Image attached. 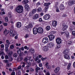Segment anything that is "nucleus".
<instances>
[{"instance_id": "nucleus-1", "label": "nucleus", "mask_w": 75, "mask_h": 75, "mask_svg": "<svg viewBox=\"0 0 75 75\" xmlns=\"http://www.w3.org/2000/svg\"><path fill=\"white\" fill-rule=\"evenodd\" d=\"M16 11L18 13H21L23 11V6L22 5L18 6L16 7Z\"/></svg>"}, {"instance_id": "nucleus-2", "label": "nucleus", "mask_w": 75, "mask_h": 75, "mask_svg": "<svg viewBox=\"0 0 75 75\" xmlns=\"http://www.w3.org/2000/svg\"><path fill=\"white\" fill-rule=\"evenodd\" d=\"M6 43L5 44V47L6 49V51H7L8 50V48L9 47V45L10 44V42L8 40H6Z\"/></svg>"}, {"instance_id": "nucleus-3", "label": "nucleus", "mask_w": 75, "mask_h": 75, "mask_svg": "<svg viewBox=\"0 0 75 75\" xmlns=\"http://www.w3.org/2000/svg\"><path fill=\"white\" fill-rule=\"evenodd\" d=\"M38 33L42 34L44 32V29L42 27H39L38 28Z\"/></svg>"}, {"instance_id": "nucleus-4", "label": "nucleus", "mask_w": 75, "mask_h": 75, "mask_svg": "<svg viewBox=\"0 0 75 75\" xmlns=\"http://www.w3.org/2000/svg\"><path fill=\"white\" fill-rule=\"evenodd\" d=\"M42 50L45 52H47L49 51V47L48 46H45L43 47Z\"/></svg>"}, {"instance_id": "nucleus-5", "label": "nucleus", "mask_w": 75, "mask_h": 75, "mask_svg": "<svg viewBox=\"0 0 75 75\" xmlns=\"http://www.w3.org/2000/svg\"><path fill=\"white\" fill-rule=\"evenodd\" d=\"M42 42L43 43L46 44L48 42V39L47 37L44 38L43 39Z\"/></svg>"}, {"instance_id": "nucleus-6", "label": "nucleus", "mask_w": 75, "mask_h": 75, "mask_svg": "<svg viewBox=\"0 0 75 75\" xmlns=\"http://www.w3.org/2000/svg\"><path fill=\"white\" fill-rule=\"evenodd\" d=\"M56 42L57 44H60L62 42L61 39L59 38H57L56 39Z\"/></svg>"}, {"instance_id": "nucleus-7", "label": "nucleus", "mask_w": 75, "mask_h": 75, "mask_svg": "<svg viewBox=\"0 0 75 75\" xmlns=\"http://www.w3.org/2000/svg\"><path fill=\"white\" fill-rule=\"evenodd\" d=\"M48 37L49 38V40H50V41H52V40H53L54 39V38H55V36L54 35H48Z\"/></svg>"}, {"instance_id": "nucleus-8", "label": "nucleus", "mask_w": 75, "mask_h": 75, "mask_svg": "<svg viewBox=\"0 0 75 75\" xmlns=\"http://www.w3.org/2000/svg\"><path fill=\"white\" fill-rule=\"evenodd\" d=\"M51 17V16L49 14H46L43 17L45 20H48Z\"/></svg>"}, {"instance_id": "nucleus-9", "label": "nucleus", "mask_w": 75, "mask_h": 75, "mask_svg": "<svg viewBox=\"0 0 75 75\" xmlns=\"http://www.w3.org/2000/svg\"><path fill=\"white\" fill-rule=\"evenodd\" d=\"M33 32L34 34H37V33H38V28H33Z\"/></svg>"}, {"instance_id": "nucleus-10", "label": "nucleus", "mask_w": 75, "mask_h": 75, "mask_svg": "<svg viewBox=\"0 0 75 75\" xmlns=\"http://www.w3.org/2000/svg\"><path fill=\"white\" fill-rule=\"evenodd\" d=\"M47 45L50 48H52L54 45L52 42H50L48 43Z\"/></svg>"}, {"instance_id": "nucleus-11", "label": "nucleus", "mask_w": 75, "mask_h": 75, "mask_svg": "<svg viewBox=\"0 0 75 75\" xmlns=\"http://www.w3.org/2000/svg\"><path fill=\"white\" fill-rule=\"evenodd\" d=\"M64 57L67 59H70V57L68 54H66L64 55Z\"/></svg>"}, {"instance_id": "nucleus-12", "label": "nucleus", "mask_w": 75, "mask_h": 75, "mask_svg": "<svg viewBox=\"0 0 75 75\" xmlns=\"http://www.w3.org/2000/svg\"><path fill=\"white\" fill-rule=\"evenodd\" d=\"M57 24V22L56 21H53L52 22V25L53 27H56Z\"/></svg>"}, {"instance_id": "nucleus-13", "label": "nucleus", "mask_w": 75, "mask_h": 75, "mask_svg": "<svg viewBox=\"0 0 75 75\" xmlns=\"http://www.w3.org/2000/svg\"><path fill=\"white\" fill-rule=\"evenodd\" d=\"M23 57L21 56V54H20L18 59V61H22V60H23Z\"/></svg>"}, {"instance_id": "nucleus-14", "label": "nucleus", "mask_w": 75, "mask_h": 75, "mask_svg": "<svg viewBox=\"0 0 75 75\" xmlns=\"http://www.w3.org/2000/svg\"><path fill=\"white\" fill-rule=\"evenodd\" d=\"M39 17L38 14H35L33 17V20H35L36 19H37V18H38Z\"/></svg>"}, {"instance_id": "nucleus-15", "label": "nucleus", "mask_w": 75, "mask_h": 75, "mask_svg": "<svg viewBox=\"0 0 75 75\" xmlns=\"http://www.w3.org/2000/svg\"><path fill=\"white\" fill-rule=\"evenodd\" d=\"M60 70V68L59 67H57L54 70L55 73H57Z\"/></svg>"}, {"instance_id": "nucleus-16", "label": "nucleus", "mask_w": 75, "mask_h": 75, "mask_svg": "<svg viewBox=\"0 0 75 75\" xmlns=\"http://www.w3.org/2000/svg\"><path fill=\"white\" fill-rule=\"evenodd\" d=\"M16 26L17 28H20L21 26V23L20 22H18L17 23Z\"/></svg>"}, {"instance_id": "nucleus-17", "label": "nucleus", "mask_w": 75, "mask_h": 75, "mask_svg": "<svg viewBox=\"0 0 75 75\" xmlns=\"http://www.w3.org/2000/svg\"><path fill=\"white\" fill-rule=\"evenodd\" d=\"M64 8L65 7H64V5L62 4L60 5L59 8L61 10H64Z\"/></svg>"}, {"instance_id": "nucleus-18", "label": "nucleus", "mask_w": 75, "mask_h": 75, "mask_svg": "<svg viewBox=\"0 0 75 75\" xmlns=\"http://www.w3.org/2000/svg\"><path fill=\"white\" fill-rule=\"evenodd\" d=\"M33 24L31 23H30L26 27L27 28H32V27H33Z\"/></svg>"}, {"instance_id": "nucleus-19", "label": "nucleus", "mask_w": 75, "mask_h": 75, "mask_svg": "<svg viewBox=\"0 0 75 75\" xmlns=\"http://www.w3.org/2000/svg\"><path fill=\"white\" fill-rule=\"evenodd\" d=\"M29 50L31 53H32L33 54V53H34L35 52V50H34V49L33 48L30 49Z\"/></svg>"}, {"instance_id": "nucleus-20", "label": "nucleus", "mask_w": 75, "mask_h": 75, "mask_svg": "<svg viewBox=\"0 0 75 75\" xmlns=\"http://www.w3.org/2000/svg\"><path fill=\"white\" fill-rule=\"evenodd\" d=\"M22 3L23 4H25L28 3V1L27 0H25L23 1Z\"/></svg>"}, {"instance_id": "nucleus-21", "label": "nucleus", "mask_w": 75, "mask_h": 75, "mask_svg": "<svg viewBox=\"0 0 75 75\" xmlns=\"http://www.w3.org/2000/svg\"><path fill=\"white\" fill-rule=\"evenodd\" d=\"M4 34H5L7 35V34H8V33H10V31L7 30V29H6L5 30V31L4 32Z\"/></svg>"}, {"instance_id": "nucleus-22", "label": "nucleus", "mask_w": 75, "mask_h": 75, "mask_svg": "<svg viewBox=\"0 0 75 75\" xmlns=\"http://www.w3.org/2000/svg\"><path fill=\"white\" fill-rule=\"evenodd\" d=\"M10 35L12 37H14L15 36V34H13V30H11L10 31Z\"/></svg>"}, {"instance_id": "nucleus-23", "label": "nucleus", "mask_w": 75, "mask_h": 75, "mask_svg": "<svg viewBox=\"0 0 75 75\" xmlns=\"http://www.w3.org/2000/svg\"><path fill=\"white\" fill-rule=\"evenodd\" d=\"M24 8L26 10H28L29 8V6L27 4H26L24 6Z\"/></svg>"}, {"instance_id": "nucleus-24", "label": "nucleus", "mask_w": 75, "mask_h": 75, "mask_svg": "<svg viewBox=\"0 0 75 75\" xmlns=\"http://www.w3.org/2000/svg\"><path fill=\"white\" fill-rule=\"evenodd\" d=\"M51 3H47L44 4V6H46V7H48V6L50 5Z\"/></svg>"}, {"instance_id": "nucleus-25", "label": "nucleus", "mask_w": 75, "mask_h": 75, "mask_svg": "<svg viewBox=\"0 0 75 75\" xmlns=\"http://www.w3.org/2000/svg\"><path fill=\"white\" fill-rule=\"evenodd\" d=\"M36 11H37V10H36V9H33L32 11L31 12L33 14H34L35 13H36Z\"/></svg>"}, {"instance_id": "nucleus-26", "label": "nucleus", "mask_w": 75, "mask_h": 75, "mask_svg": "<svg viewBox=\"0 0 75 75\" xmlns=\"http://www.w3.org/2000/svg\"><path fill=\"white\" fill-rule=\"evenodd\" d=\"M67 27L68 26L67 25H64L63 28L62 29L63 31H65V30H66L67 28Z\"/></svg>"}, {"instance_id": "nucleus-27", "label": "nucleus", "mask_w": 75, "mask_h": 75, "mask_svg": "<svg viewBox=\"0 0 75 75\" xmlns=\"http://www.w3.org/2000/svg\"><path fill=\"white\" fill-rule=\"evenodd\" d=\"M70 5H72L73 4H75V0H72L70 2Z\"/></svg>"}, {"instance_id": "nucleus-28", "label": "nucleus", "mask_w": 75, "mask_h": 75, "mask_svg": "<svg viewBox=\"0 0 75 75\" xmlns=\"http://www.w3.org/2000/svg\"><path fill=\"white\" fill-rule=\"evenodd\" d=\"M37 10L38 12H41V11H42V8L40 7H39L38 9Z\"/></svg>"}, {"instance_id": "nucleus-29", "label": "nucleus", "mask_w": 75, "mask_h": 75, "mask_svg": "<svg viewBox=\"0 0 75 75\" xmlns=\"http://www.w3.org/2000/svg\"><path fill=\"white\" fill-rule=\"evenodd\" d=\"M12 54L13 52L12 51L8 53V56H9V57H11Z\"/></svg>"}, {"instance_id": "nucleus-30", "label": "nucleus", "mask_w": 75, "mask_h": 75, "mask_svg": "<svg viewBox=\"0 0 75 75\" xmlns=\"http://www.w3.org/2000/svg\"><path fill=\"white\" fill-rule=\"evenodd\" d=\"M29 62L30 64H34V60L32 59L29 60Z\"/></svg>"}, {"instance_id": "nucleus-31", "label": "nucleus", "mask_w": 75, "mask_h": 75, "mask_svg": "<svg viewBox=\"0 0 75 75\" xmlns=\"http://www.w3.org/2000/svg\"><path fill=\"white\" fill-rule=\"evenodd\" d=\"M49 7L48 6H46L45 8V12H47V11L48 10Z\"/></svg>"}, {"instance_id": "nucleus-32", "label": "nucleus", "mask_w": 75, "mask_h": 75, "mask_svg": "<svg viewBox=\"0 0 75 75\" xmlns=\"http://www.w3.org/2000/svg\"><path fill=\"white\" fill-rule=\"evenodd\" d=\"M71 64L69 63L67 66V69H70L71 68Z\"/></svg>"}, {"instance_id": "nucleus-33", "label": "nucleus", "mask_w": 75, "mask_h": 75, "mask_svg": "<svg viewBox=\"0 0 75 75\" xmlns=\"http://www.w3.org/2000/svg\"><path fill=\"white\" fill-rule=\"evenodd\" d=\"M21 51H24V47H22L21 48H19V51H21Z\"/></svg>"}, {"instance_id": "nucleus-34", "label": "nucleus", "mask_w": 75, "mask_h": 75, "mask_svg": "<svg viewBox=\"0 0 75 75\" xmlns=\"http://www.w3.org/2000/svg\"><path fill=\"white\" fill-rule=\"evenodd\" d=\"M13 56L14 57H15V58H16L17 57V54L16 53H14L13 54Z\"/></svg>"}, {"instance_id": "nucleus-35", "label": "nucleus", "mask_w": 75, "mask_h": 75, "mask_svg": "<svg viewBox=\"0 0 75 75\" xmlns=\"http://www.w3.org/2000/svg\"><path fill=\"white\" fill-rule=\"evenodd\" d=\"M46 30H50V26H47L46 27Z\"/></svg>"}, {"instance_id": "nucleus-36", "label": "nucleus", "mask_w": 75, "mask_h": 75, "mask_svg": "<svg viewBox=\"0 0 75 75\" xmlns=\"http://www.w3.org/2000/svg\"><path fill=\"white\" fill-rule=\"evenodd\" d=\"M34 14L31 12H30L29 14V17H31Z\"/></svg>"}, {"instance_id": "nucleus-37", "label": "nucleus", "mask_w": 75, "mask_h": 75, "mask_svg": "<svg viewBox=\"0 0 75 75\" xmlns=\"http://www.w3.org/2000/svg\"><path fill=\"white\" fill-rule=\"evenodd\" d=\"M8 16L10 18L11 17V12H8Z\"/></svg>"}, {"instance_id": "nucleus-38", "label": "nucleus", "mask_w": 75, "mask_h": 75, "mask_svg": "<svg viewBox=\"0 0 75 75\" xmlns=\"http://www.w3.org/2000/svg\"><path fill=\"white\" fill-rule=\"evenodd\" d=\"M47 68L48 69H51V66L50 65H48L46 66Z\"/></svg>"}, {"instance_id": "nucleus-39", "label": "nucleus", "mask_w": 75, "mask_h": 75, "mask_svg": "<svg viewBox=\"0 0 75 75\" xmlns=\"http://www.w3.org/2000/svg\"><path fill=\"white\" fill-rule=\"evenodd\" d=\"M55 33H56V31H52L50 33V34L52 35V34H55Z\"/></svg>"}, {"instance_id": "nucleus-40", "label": "nucleus", "mask_w": 75, "mask_h": 75, "mask_svg": "<svg viewBox=\"0 0 75 75\" xmlns=\"http://www.w3.org/2000/svg\"><path fill=\"white\" fill-rule=\"evenodd\" d=\"M35 70L36 71H38L39 70H41V68L39 67H37L36 68Z\"/></svg>"}, {"instance_id": "nucleus-41", "label": "nucleus", "mask_w": 75, "mask_h": 75, "mask_svg": "<svg viewBox=\"0 0 75 75\" xmlns=\"http://www.w3.org/2000/svg\"><path fill=\"white\" fill-rule=\"evenodd\" d=\"M3 28V26L2 25H0V31H1V30Z\"/></svg>"}, {"instance_id": "nucleus-42", "label": "nucleus", "mask_w": 75, "mask_h": 75, "mask_svg": "<svg viewBox=\"0 0 75 75\" xmlns=\"http://www.w3.org/2000/svg\"><path fill=\"white\" fill-rule=\"evenodd\" d=\"M24 48L26 50H29V47H28L27 46H25L24 47Z\"/></svg>"}, {"instance_id": "nucleus-43", "label": "nucleus", "mask_w": 75, "mask_h": 75, "mask_svg": "<svg viewBox=\"0 0 75 75\" xmlns=\"http://www.w3.org/2000/svg\"><path fill=\"white\" fill-rule=\"evenodd\" d=\"M56 9V11L57 12H59V9H58V7L57 6H55Z\"/></svg>"}, {"instance_id": "nucleus-44", "label": "nucleus", "mask_w": 75, "mask_h": 75, "mask_svg": "<svg viewBox=\"0 0 75 75\" xmlns=\"http://www.w3.org/2000/svg\"><path fill=\"white\" fill-rule=\"evenodd\" d=\"M67 44H68V45H70V44H72V41H69L67 43Z\"/></svg>"}, {"instance_id": "nucleus-45", "label": "nucleus", "mask_w": 75, "mask_h": 75, "mask_svg": "<svg viewBox=\"0 0 75 75\" xmlns=\"http://www.w3.org/2000/svg\"><path fill=\"white\" fill-rule=\"evenodd\" d=\"M72 34L73 35V36L75 37V31H74L72 32Z\"/></svg>"}, {"instance_id": "nucleus-46", "label": "nucleus", "mask_w": 75, "mask_h": 75, "mask_svg": "<svg viewBox=\"0 0 75 75\" xmlns=\"http://www.w3.org/2000/svg\"><path fill=\"white\" fill-rule=\"evenodd\" d=\"M27 58H28V57H26L24 59V61L25 62H27V60L28 59H27Z\"/></svg>"}, {"instance_id": "nucleus-47", "label": "nucleus", "mask_w": 75, "mask_h": 75, "mask_svg": "<svg viewBox=\"0 0 75 75\" xmlns=\"http://www.w3.org/2000/svg\"><path fill=\"white\" fill-rule=\"evenodd\" d=\"M5 21L6 22H8V18L7 17H6L5 18Z\"/></svg>"}, {"instance_id": "nucleus-48", "label": "nucleus", "mask_w": 75, "mask_h": 75, "mask_svg": "<svg viewBox=\"0 0 75 75\" xmlns=\"http://www.w3.org/2000/svg\"><path fill=\"white\" fill-rule=\"evenodd\" d=\"M29 37V35H28V34H26L25 35V36H24V37L25 38H28Z\"/></svg>"}, {"instance_id": "nucleus-49", "label": "nucleus", "mask_w": 75, "mask_h": 75, "mask_svg": "<svg viewBox=\"0 0 75 75\" xmlns=\"http://www.w3.org/2000/svg\"><path fill=\"white\" fill-rule=\"evenodd\" d=\"M30 71H31V72H33V71H34V69L32 68H30Z\"/></svg>"}, {"instance_id": "nucleus-50", "label": "nucleus", "mask_w": 75, "mask_h": 75, "mask_svg": "<svg viewBox=\"0 0 75 75\" xmlns=\"http://www.w3.org/2000/svg\"><path fill=\"white\" fill-rule=\"evenodd\" d=\"M14 47V45H12L10 46V47L11 49H13Z\"/></svg>"}, {"instance_id": "nucleus-51", "label": "nucleus", "mask_w": 75, "mask_h": 75, "mask_svg": "<svg viewBox=\"0 0 75 75\" xmlns=\"http://www.w3.org/2000/svg\"><path fill=\"white\" fill-rule=\"evenodd\" d=\"M39 67H42V63H40L39 64Z\"/></svg>"}, {"instance_id": "nucleus-52", "label": "nucleus", "mask_w": 75, "mask_h": 75, "mask_svg": "<svg viewBox=\"0 0 75 75\" xmlns=\"http://www.w3.org/2000/svg\"><path fill=\"white\" fill-rule=\"evenodd\" d=\"M67 14H64L62 16V17H67Z\"/></svg>"}, {"instance_id": "nucleus-53", "label": "nucleus", "mask_w": 75, "mask_h": 75, "mask_svg": "<svg viewBox=\"0 0 75 75\" xmlns=\"http://www.w3.org/2000/svg\"><path fill=\"white\" fill-rule=\"evenodd\" d=\"M47 58V57H45V58H43V57H42L41 58V59L42 60V61H44V60H45V59H46Z\"/></svg>"}, {"instance_id": "nucleus-54", "label": "nucleus", "mask_w": 75, "mask_h": 75, "mask_svg": "<svg viewBox=\"0 0 75 75\" xmlns=\"http://www.w3.org/2000/svg\"><path fill=\"white\" fill-rule=\"evenodd\" d=\"M37 60H38V56L36 57V59H35V61H37Z\"/></svg>"}, {"instance_id": "nucleus-55", "label": "nucleus", "mask_w": 75, "mask_h": 75, "mask_svg": "<svg viewBox=\"0 0 75 75\" xmlns=\"http://www.w3.org/2000/svg\"><path fill=\"white\" fill-rule=\"evenodd\" d=\"M60 47H61V46L59 45H58L57 46V47L56 48H57V49H58V48H59Z\"/></svg>"}, {"instance_id": "nucleus-56", "label": "nucleus", "mask_w": 75, "mask_h": 75, "mask_svg": "<svg viewBox=\"0 0 75 75\" xmlns=\"http://www.w3.org/2000/svg\"><path fill=\"white\" fill-rule=\"evenodd\" d=\"M3 25H4V26H7V23H3Z\"/></svg>"}, {"instance_id": "nucleus-57", "label": "nucleus", "mask_w": 75, "mask_h": 75, "mask_svg": "<svg viewBox=\"0 0 75 75\" xmlns=\"http://www.w3.org/2000/svg\"><path fill=\"white\" fill-rule=\"evenodd\" d=\"M45 67H46L47 66H48V63L46 62V64L45 65Z\"/></svg>"}, {"instance_id": "nucleus-58", "label": "nucleus", "mask_w": 75, "mask_h": 75, "mask_svg": "<svg viewBox=\"0 0 75 75\" xmlns=\"http://www.w3.org/2000/svg\"><path fill=\"white\" fill-rule=\"evenodd\" d=\"M21 68V66H20L18 67V69H20Z\"/></svg>"}, {"instance_id": "nucleus-59", "label": "nucleus", "mask_w": 75, "mask_h": 75, "mask_svg": "<svg viewBox=\"0 0 75 75\" xmlns=\"http://www.w3.org/2000/svg\"><path fill=\"white\" fill-rule=\"evenodd\" d=\"M40 5H41V4L40 2H38L36 4V6H40Z\"/></svg>"}, {"instance_id": "nucleus-60", "label": "nucleus", "mask_w": 75, "mask_h": 75, "mask_svg": "<svg viewBox=\"0 0 75 75\" xmlns=\"http://www.w3.org/2000/svg\"><path fill=\"white\" fill-rule=\"evenodd\" d=\"M17 52L18 54H20V53H21V51H19V50H18L17 51Z\"/></svg>"}, {"instance_id": "nucleus-61", "label": "nucleus", "mask_w": 75, "mask_h": 75, "mask_svg": "<svg viewBox=\"0 0 75 75\" xmlns=\"http://www.w3.org/2000/svg\"><path fill=\"white\" fill-rule=\"evenodd\" d=\"M67 51L66 50V51H64V52H63V54H67Z\"/></svg>"}, {"instance_id": "nucleus-62", "label": "nucleus", "mask_w": 75, "mask_h": 75, "mask_svg": "<svg viewBox=\"0 0 75 75\" xmlns=\"http://www.w3.org/2000/svg\"><path fill=\"white\" fill-rule=\"evenodd\" d=\"M9 61H13V58L12 57H11L10 59H9Z\"/></svg>"}, {"instance_id": "nucleus-63", "label": "nucleus", "mask_w": 75, "mask_h": 75, "mask_svg": "<svg viewBox=\"0 0 75 75\" xmlns=\"http://www.w3.org/2000/svg\"><path fill=\"white\" fill-rule=\"evenodd\" d=\"M36 54H35V55H33V57L34 58H35V57H36Z\"/></svg>"}, {"instance_id": "nucleus-64", "label": "nucleus", "mask_w": 75, "mask_h": 75, "mask_svg": "<svg viewBox=\"0 0 75 75\" xmlns=\"http://www.w3.org/2000/svg\"><path fill=\"white\" fill-rule=\"evenodd\" d=\"M11 75H15V72H13L11 73Z\"/></svg>"}]
</instances>
